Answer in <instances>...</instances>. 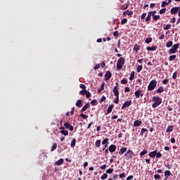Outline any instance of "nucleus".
Listing matches in <instances>:
<instances>
[{
  "mask_svg": "<svg viewBox=\"0 0 180 180\" xmlns=\"http://www.w3.org/2000/svg\"><path fill=\"white\" fill-rule=\"evenodd\" d=\"M86 98L87 99L91 98V93L89 91H86Z\"/></svg>",
  "mask_w": 180,
  "mask_h": 180,
  "instance_id": "nucleus-57",
  "label": "nucleus"
},
{
  "mask_svg": "<svg viewBox=\"0 0 180 180\" xmlns=\"http://www.w3.org/2000/svg\"><path fill=\"white\" fill-rule=\"evenodd\" d=\"M131 100L130 101H127L124 103L122 106L121 107V109H126V108H129V106H131Z\"/></svg>",
  "mask_w": 180,
  "mask_h": 180,
  "instance_id": "nucleus-8",
  "label": "nucleus"
},
{
  "mask_svg": "<svg viewBox=\"0 0 180 180\" xmlns=\"http://www.w3.org/2000/svg\"><path fill=\"white\" fill-rule=\"evenodd\" d=\"M152 101L153 103L152 104V108L153 109H155V108H158L160 105L162 103V98L160 97L159 96H155L152 98Z\"/></svg>",
  "mask_w": 180,
  "mask_h": 180,
  "instance_id": "nucleus-1",
  "label": "nucleus"
},
{
  "mask_svg": "<svg viewBox=\"0 0 180 180\" xmlns=\"http://www.w3.org/2000/svg\"><path fill=\"white\" fill-rule=\"evenodd\" d=\"M134 155H136L134 152L131 150H128L127 152L124 154V157H127V160H131Z\"/></svg>",
  "mask_w": 180,
  "mask_h": 180,
  "instance_id": "nucleus-5",
  "label": "nucleus"
},
{
  "mask_svg": "<svg viewBox=\"0 0 180 180\" xmlns=\"http://www.w3.org/2000/svg\"><path fill=\"white\" fill-rule=\"evenodd\" d=\"M77 143V139L75 138H74L70 143V146L72 148H74V147H75V144Z\"/></svg>",
  "mask_w": 180,
  "mask_h": 180,
  "instance_id": "nucleus-24",
  "label": "nucleus"
},
{
  "mask_svg": "<svg viewBox=\"0 0 180 180\" xmlns=\"http://www.w3.org/2000/svg\"><path fill=\"white\" fill-rule=\"evenodd\" d=\"M161 157H162V154L158 152V150H156V158H161Z\"/></svg>",
  "mask_w": 180,
  "mask_h": 180,
  "instance_id": "nucleus-40",
  "label": "nucleus"
},
{
  "mask_svg": "<svg viewBox=\"0 0 180 180\" xmlns=\"http://www.w3.org/2000/svg\"><path fill=\"white\" fill-rule=\"evenodd\" d=\"M90 105L89 103H86L84 107L81 109L80 112H85V110H86L89 108Z\"/></svg>",
  "mask_w": 180,
  "mask_h": 180,
  "instance_id": "nucleus-19",
  "label": "nucleus"
},
{
  "mask_svg": "<svg viewBox=\"0 0 180 180\" xmlns=\"http://www.w3.org/2000/svg\"><path fill=\"white\" fill-rule=\"evenodd\" d=\"M134 178V176L133 175H130L127 178V180H131Z\"/></svg>",
  "mask_w": 180,
  "mask_h": 180,
  "instance_id": "nucleus-64",
  "label": "nucleus"
},
{
  "mask_svg": "<svg viewBox=\"0 0 180 180\" xmlns=\"http://www.w3.org/2000/svg\"><path fill=\"white\" fill-rule=\"evenodd\" d=\"M148 155H149V157H150V158H155V157L157 155V150L150 152Z\"/></svg>",
  "mask_w": 180,
  "mask_h": 180,
  "instance_id": "nucleus-15",
  "label": "nucleus"
},
{
  "mask_svg": "<svg viewBox=\"0 0 180 180\" xmlns=\"http://www.w3.org/2000/svg\"><path fill=\"white\" fill-rule=\"evenodd\" d=\"M115 108V105L111 104L108 106V109H107V113H112V109Z\"/></svg>",
  "mask_w": 180,
  "mask_h": 180,
  "instance_id": "nucleus-18",
  "label": "nucleus"
},
{
  "mask_svg": "<svg viewBox=\"0 0 180 180\" xmlns=\"http://www.w3.org/2000/svg\"><path fill=\"white\" fill-rule=\"evenodd\" d=\"M147 16V13H143L141 16V19H146V17Z\"/></svg>",
  "mask_w": 180,
  "mask_h": 180,
  "instance_id": "nucleus-58",
  "label": "nucleus"
},
{
  "mask_svg": "<svg viewBox=\"0 0 180 180\" xmlns=\"http://www.w3.org/2000/svg\"><path fill=\"white\" fill-rule=\"evenodd\" d=\"M171 24H167L165 27H163L164 30H168V29H171Z\"/></svg>",
  "mask_w": 180,
  "mask_h": 180,
  "instance_id": "nucleus-46",
  "label": "nucleus"
},
{
  "mask_svg": "<svg viewBox=\"0 0 180 180\" xmlns=\"http://www.w3.org/2000/svg\"><path fill=\"white\" fill-rule=\"evenodd\" d=\"M63 163H64V159L60 158V160H58L54 163V165H57L58 167L60 165H63Z\"/></svg>",
  "mask_w": 180,
  "mask_h": 180,
  "instance_id": "nucleus-16",
  "label": "nucleus"
},
{
  "mask_svg": "<svg viewBox=\"0 0 180 180\" xmlns=\"http://www.w3.org/2000/svg\"><path fill=\"white\" fill-rule=\"evenodd\" d=\"M56 149H57V143H53V145L51 148V151H54Z\"/></svg>",
  "mask_w": 180,
  "mask_h": 180,
  "instance_id": "nucleus-39",
  "label": "nucleus"
},
{
  "mask_svg": "<svg viewBox=\"0 0 180 180\" xmlns=\"http://www.w3.org/2000/svg\"><path fill=\"white\" fill-rule=\"evenodd\" d=\"M143 124V122L140 120H136V121L134 122V127H139Z\"/></svg>",
  "mask_w": 180,
  "mask_h": 180,
  "instance_id": "nucleus-11",
  "label": "nucleus"
},
{
  "mask_svg": "<svg viewBox=\"0 0 180 180\" xmlns=\"http://www.w3.org/2000/svg\"><path fill=\"white\" fill-rule=\"evenodd\" d=\"M152 19H153V22H157V20H159V19H160L161 18V15H154V14H153L152 15Z\"/></svg>",
  "mask_w": 180,
  "mask_h": 180,
  "instance_id": "nucleus-17",
  "label": "nucleus"
},
{
  "mask_svg": "<svg viewBox=\"0 0 180 180\" xmlns=\"http://www.w3.org/2000/svg\"><path fill=\"white\" fill-rule=\"evenodd\" d=\"M101 139H98L97 141H96L95 146L97 148H99V147H101Z\"/></svg>",
  "mask_w": 180,
  "mask_h": 180,
  "instance_id": "nucleus-26",
  "label": "nucleus"
},
{
  "mask_svg": "<svg viewBox=\"0 0 180 180\" xmlns=\"http://www.w3.org/2000/svg\"><path fill=\"white\" fill-rule=\"evenodd\" d=\"M169 82V79H165L162 80L163 85H167Z\"/></svg>",
  "mask_w": 180,
  "mask_h": 180,
  "instance_id": "nucleus-43",
  "label": "nucleus"
},
{
  "mask_svg": "<svg viewBox=\"0 0 180 180\" xmlns=\"http://www.w3.org/2000/svg\"><path fill=\"white\" fill-rule=\"evenodd\" d=\"M151 16H153V14H151V13L149 11L146 18V22H150V20H151Z\"/></svg>",
  "mask_w": 180,
  "mask_h": 180,
  "instance_id": "nucleus-23",
  "label": "nucleus"
},
{
  "mask_svg": "<svg viewBox=\"0 0 180 180\" xmlns=\"http://www.w3.org/2000/svg\"><path fill=\"white\" fill-rule=\"evenodd\" d=\"M180 43H177L174 44L168 51L169 54H175V53H178V49H179Z\"/></svg>",
  "mask_w": 180,
  "mask_h": 180,
  "instance_id": "nucleus-4",
  "label": "nucleus"
},
{
  "mask_svg": "<svg viewBox=\"0 0 180 180\" xmlns=\"http://www.w3.org/2000/svg\"><path fill=\"white\" fill-rule=\"evenodd\" d=\"M167 5H168V3L167 1H163L162 2L161 7L162 8H165V6H167Z\"/></svg>",
  "mask_w": 180,
  "mask_h": 180,
  "instance_id": "nucleus-44",
  "label": "nucleus"
},
{
  "mask_svg": "<svg viewBox=\"0 0 180 180\" xmlns=\"http://www.w3.org/2000/svg\"><path fill=\"white\" fill-rule=\"evenodd\" d=\"M133 50L134 51H136V53H139V50H140V46L137 44H135Z\"/></svg>",
  "mask_w": 180,
  "mask_h": 180,
  "instance_id": "nucleus-29",
  "label": "nucleus"
},
{
  "mask_svg": "<svg viewBox=\"0 0 180 180\" xmlns=\"http://www.w3.org/2000/svg\"><path fill=\"white\" fill-rule=\"evenodd\" d=\"M176 58V55H172L169 57V61H174Z\"/></svg>",
  "mask_w": 180,
  "mask_h": 180,
  "instance_id": "nucleus-33",
  "label": "nucleus"
},
{
  "mask_svg": "<svg viewBox=\"0 0 180 180\" xmlns=\"http://www.w3.org/2000/svg\"><path fill=\"white\" fill-rule=\"evenodd\" d=\"M126 23H127V18H123L121 20V25H126Z\"/></svg>",
  "mask_w": 180,
  "mask_h": 180,
  "instance_id": "nucleus-45",
  "label": "nucleus"
},
{
  "mask_svg": "<svg viewBox=\"0 0 180 180\" xmlns=\"http://www.w3.org/2000/svg\"><path fill=\"white\" fill-rule=\"evenodd\" d=\"M147 153H148V150H143V151H141L140 153H139V155L141 158V157H143V155H146V154H147Z\"/></svg>",
  "mask_w": 180,
  "mask_h": 180,
  "instance_id": "nucleus-30",
  "label": "nucleus"
},
{
  "mask_svg": "<svg viewBox=\"0 0 180 180\" xmlns=\"http://www.w3.org/2000/svg\"><path fill=\"white\" fill-rule=\"evenodd\" d=\"M106 101V97L105 96H103L102 98L100 99V103H102V102Z\"/></svg>",
  "mask_w": 180,
  "mask_h": 180,
  "instance_id": "nucleus-51",
  "label": "nucleus"
},
{
  "mask_svg": "<svg viewBox=\"0 0 180 180\" xmlns=\"http://www.w3.org/2000/svg\"><path fill=\"white\" fill-rule=\"evenodd\" d=\"M174 130V126L173 125H170L167 127V129H166V133H172V131Z\"/></svg>",
  "mask_w": 180,
  "mask_h": 180,
  "instance_id": "nucleus-22",
  "label": "nucleus"
},
{
  "mask_svg": "<svg viewBox=\"0 0 180 180\" xmlns=\"http://www.w3.org/2000/svg\"><path fill=\"white\" fill-rule=\"evenodd\" d=\"M127 15L128 16H131V15H133V11L127 10Z\"/></svg>",
  "mask_w": 180,
  "mask_h": 180,
  "instance_id": "nucleus-53",
  "label": "nucleus"
},
{
  "mask_svg": "<svg viewBox=\"0 0 180 180\" xmlns=\"http://www.w3.org/2000/svg\"><path fill=\"white\" fill-rule=\"evenodd\" d=\"M64 126L66 129H68L70 126H71V124H70L69 122H66L64 124Z\"/></svg>",
  "mask_w": 180,
  "mask_h": 180,
  "instance_id": "nucleus-55",
  "label": "nucleus"
},
{
  "mask_svg": "<svg viewBox=\"0 0 180 180\" xmlns=\"http://www.w3.org/2000/svg\"><path fill=\"white\" fill-rule=\"evenodd\" d=\"M90 103L93 105L94 106H96L98 105V101L96 100H92Z\"/></svg>",
  "mask_w": 180,
  "mask_h": 180,
  "instance_id": "nucleus-41",
  "label": "nucleus"
},
{
  "mask_svg": "<svg viewBox=\"0 0 180 180\" xmlns=\"http://www.w3.org/2000/svg\"><path fill=\"white\" fill-rule=\"evenodd\" d=\"M105 80L108 81V79H110L112 78V72L110 71H106L105 75Z\"/></svg>",
  "mask_w": 180,
  "mask_h": 180,
  "instance_id": "nucleus-10",
  "label": "nucleus"
},
{
  "mask_svg": "<svg viewBox=\"0 0 180 180\" xmlns=\"http://www.w3.org/2000/svg\"><path fill=\"white\" fill-rule=\"evenodd\" d=\"M165 12H167V8H162L161 10H160L159 13H160V15H162V14L165 13Z\"/></svg>",
  "mask_w": 180,
  "mask_h": 180,
  "instance_id": "nucleus-38",
  "label": "nucleus"
},
{
  "mask_svg": "<svg viewBox=\"0 0 180 180\" xmlns=\"http://www.w3.org/2000/svg\"><path fill=\"white\" fill-rule=\"evenodd\" d=\"M113 36H115V37H119V31L114 32Z\"/></svg>",
  "mask_w": 180,
  "mask_h": 180,
  "instance_id": "nucleus-61",
  "label": "nucleus"
},
{
  "mask_svg": "<svg viewBox=\"0 0 180 180\" xmlns=\"http://www.w3.org/2000/svg\"><path fill=\"white\" fill-rule=\"evenodd\" d=\"M110 153H115L116 151V145H110L108 148Z\"/></svg>",
  "mask_w": 180,
  "mask_h": 180,
  "instance_id": "nucleus-13",
  "label": "nucleus"
},
{
  "mask_svg": "<svg viewBox=\"0 0 180 180\" xmlns=\"http://www.w3.org/2000/svg\"><path fill=\"white\" fill-rule=\"evenodd\" d=\"M76 106L77 108H82V100H77L76 102Z\"/></svg>",
  "mask_w": 180,
  "mask_h": 180,
  "instance_id": "nucleus-25",
  "label": "nucleus"
},
{
  "mask_svg": "<svg viewBox=\"0 0 180 180\" xmlns=\"http://www.w3.org/2000/svg\"><path fill=\"white\" fill-rule=\"evenodd\" d=\"M60 133H61V134H63V136H68V131H65L64 129H62Z\"/></svg>",
  "mask_w": 180,
  "mask_h": 180,
  "instance_id": "nucleus-35",
  "label": "nucleus"
},
{
  "mask_svg": "<svg viewBox=\"0 0 180 180\" xmlns=\"http://www.w3.org/2000/svg\"><path fill=\"white\" fill-rule=\"evenodd\" d=\"M127 83V79H123L121 80V84H122L123 85H124Z\"/></svg>",
  "mask_w": 180,
  "mask_h": 180,
  "instance_id": "nucleus-54",
  "label": "nucleus"
},
{
  "mask_svg": "<svg viewBox=\"0 0 180 180\" xmlns=\"http://www.w3.org/2000/svg\"><path fill=\"white\" fill-rule=\"evenodd\" d=\"M177 75H178V72H174L173 75H172L173 79H175L176 78Z\"/></svg>",
  "mask_w": 180,
  "mask_h": 180,
  "instance_id": "nucleus-60",
  "label": "nucleus"
},
{
  "mask_svg": "<svg viewBox=\"0 0 180 180\" xmlns=\"http://www.w3.org/2000/svg\"><path fill=\"white\" fill-rule=\"evenodd\" d=\"M165 176H166V178H169V176H171V171L166 170L165 172Z\"/></svg>",
  "mask_w": 180,
  "mask_h": 180,
  "instance_id": "nucleus-27",
  "label": "nucleus"
},
{
  "mask_svg": "<svg viewBox=\"0 0 180 180\" xmlns=\"http://www.w3.org/2000/svg\"><path fill=\"white\" fill-rule=\"evenodd\" d=\"M180 7H173L170 10V13L172 15H176L178 13V11H179Z\"/></svg>",
  "mask_w": 180,
  "mask_h": 180,
  "instance_id": "nucleus-9",
  "label": "nucleus"
},
{
  "mask_svg": "<svg viewBox=\"0 0 180 180\" xmlns=\"http://www.w3.org/2000/svg\"><path fill=\"white\" fill-rule=\"evenodd\" d=\"M148 131V129L146 128H142L140 132V136L143 137V136H144V133H147Z\"/></svg>",
  "mask_w": 180,
  "mask_h": 180,
  "instance_id": "nucleus-21",
  "label": "nucleus"
},
{
  "mask_svg": "<svg viewBox=\"0 0 180 180\" xmlns=\"http://www.w3.org/2000/svg\"><path fill=\"white\" fill-rule=\"evenodd\" d=\"M101 65V68H105V67L106 66L105 61H102Z\"/></svg>",
  "mask_w": 180,
  "mask_h": 180,
  "instance_id": "nucleus-63",
  "label": "nucleus"
},
{
  "mask_svg": "<svg viewBox=\"0 0 180 180\" xmlns=\"http://www.w3.org/2000/svg\"><path fill=\"white\" fill-rule=\"evenodd\" d=\"M154 178H155V180L161 179V176L160 174H155Z\"/></svg>",
  "mask_w": 180,
  "mask_h": 180,
  "instance_id": "nucleus-50",
  "label": "nucleus"
},
{
  "mask_svg": "<svg viewBox=\"0 0 180 180\" xmlns=\"http://www.w3.org/2000/svg\"><path fill=\"white\" fill-rule=\"evenodd\" d=\"M98 68H101V65L100 64H96L94 66V70H98Z\"/></svg>",
  "mask_w": 180,
  "mask_h": 180,
  "instance_id": "nucleus-62",
  "label": "nucleus"
},
{
  "mask_svg": "<svg viewBox=\"0 0 180 180\" xmlns=\"http://www.w3.org/2000/svg\"><path fill=\"white\" fill-rule=\"evenodd\" d=\"M141 70H143V65H139L136 68V72H141Z\"/></svg>",
  "mask_w": 180,
  "mask_h": 180,
  "instance_id": "nucleus-36",
  "label": "nucleus"
},
{
  "mask_svg": "<svg viewBox=\"0 0 180 180\" xmlns=\"http://www.w3.org/2000/svg\"><path fill=\"white\" fill-rule=\"evenodd\" d=\"M124 63H126V60H124V58L121 57L118 59L117 63V71H120L122 68H123V65H124Z\"/></svg>",
  "mask_w": 180,
  "mask_h": 180,
  "instance_id": "nucleus-2",
  "label": "nucleus"
},
{
  "mask_svg": "<svg viewBox=\"0 0 180 180\" xmlns=\"http://www.w3.org/2000/svg\"><path fill=\"white\" fill-rule=\"evenodd\" d=\"M114 103H119V96H116V98L114 100Z\"/></svg>",
  "mask_w": 180,
  "mask_h": 180,
  "instance_id": "nucleus-59",
  "label": "nucleus"
},
{
  "mask_svg": "<svg viewBox=\"0 0 180 180\" xmlns=\"http://www.w3.org/2000/svg\"><path fill=\"white\" fill-rule=\"evenodd\" d=\"M155 94H162L164 92V86H160L158 89H156L155 91Z\"/></svg>",
  "mask_w": 180,
  "mask_h": 180,
  "instance_id": "nucleus-14",
  "label": "nucleus"
},
{
  "mask_svg": "<svg viewBox=\"0 0 180 180\" xmlns=\"http://www.w3.org/2000/svg\"><path fill=\"white\" fill-rule=\"evenodd\" d=\"M158 47L157 46H147L146 49L148 51H155Z\"/></svg>",
  "mask_w": 180,
  "mask_h": 180,
  "instance_id": "nucleus-12",
  "label": "nucleus"
},
{
  "mask_svg": "<svg viewBox=\"0 0 180 180\" xmlns=\"http://www.w3.org/2000/svg\"><path fill=\"white\" fill-rule=\"evenodd\" d=\"M103 146L104 145H108L109 144V139L105 138L103 141H102Z\"/></svg>",
  "mask_w": 180,
  "mask_h": 180,
  "instance_id": "nucleus-31",
  "label": "nucleus"
},
{
  "mask_svg": "<svg viewBox=\"0 0 180 180\" xmlns=\"http://www.w3.org/2000/svg\"><path fill=\"white\" fill-rule=\"evenodd\" d=\"M120 178L122 179V178H124L126 176V173L125 172H123L122 174H120L119 175Z\"/></svg>",
  "mask_w": 180,
  "mask_h": 180,
  "instance_id": "nucleus-56",
  "label": "nucleus"
},
{
  "mask_svg": "<svg viewBox=\"0 0 180 180\" xmlns=\"http://www.w3.org/2000/svg\"><path fill=\"white\" fill-rule=\"evenodd\" d=\"M114 169L112 168L108 169L106 170V174H112L113 172Z\"/></svg>",
  "mask_w": 180,
  "mask_h": 180,
  "instance_id": "nucleus-48",
  "label": "nucleus"
},
{
  "mask_svg": "<svg viewBox=\"0 0 180 180\" xmlns=\"http://www.w3.org/2000/svg\"><path fill=\"white\" fill-rule=\"evenodd\" d=\"M103 89H105V82H103V84L101 86V88L98 89V94H101V92H102Z\"/></svg>",
  "mask_w": 180,
  "mask_h": 180,
  "instance_id": "nucleus-32",
  "label": "nucleus"
},
{
  "mask_svg": "<svg viewBox=\"0 0 180 180\" xmlns=\"http://www.w3.org/2000/svg\"><path fill=\"white\" fill-rule=\"evenodd\" d=\"M127 151V148H121V149L120 150L119 154H120V155H123V154H124V153H126Z\"/></svg>",
  "mask_w": 180,
  "mask_h": 180,
  "instance_id": "nucleus-20",
  "label": "nucleus"
},
{
  "mask_svg": "<svg viewBox=\"0 0 180 180\" xmlns=\"http://www.w3.org/2000/svg\"><path fill=\"white\" fill-rule=\"evenodd\" d=\"M108 179V174H106V173H104L102 176H101V179H102V180H105V179Z\"/></svg>",
  "mask_w": 180,
  "mask_h": 180,
  "instance_id": "nucleus-42",
  "label": "nucleus"
},
{
  "mask_svg": "<svg viewBox=\"0 0 180 180\" xmlns=\"http://www.w3.org/2000/svg\"><path fill=\"white\" fill-rule=\"evenodd\" d=\"M87 91L86 89H83L79 91L80 95H86Z\"/></svg>",
  "mask_w": 180,
  "mask_h": 180,
  "instance_id": "nucleus-47",
  "label": "nucleus"
},
{
  "mask_svg": "<svg viewBox=\"0 0 180 180\" xmlns=\"http://www.w3.org/2000/svg\"><path fill=\"white\" fill-rule=\"evenodd\" d=\"M81 117H82V119H88V115H86V114H80Z\"/></svg>",
  "mask_w": 180,
  "mask_h": 180,
  "instance_id": "nucleus-52",
  "label": "nucleus"
},
{
  "mask_svg": "<svg viewBox=\"0 0 180 180\" xmlns=\"http://www.w3.org/2000/svg\"><path fill=\"white\" fill-rule=\"evenodd\" d=\"M151 41H153V38L151 37L146 38L145 40V43H146V44H149V43H151Z\"/></svg>",
  "mask_w": 180,
  "mask_h": 180,
  "instance_id": "nucleus-34",
  "label": "nucleus"
},
{
  "mask_svg": "<svg viewBox=\"0 0 180 180\" xmlns=\"http://www.w3.org/2000/svg\"><path fill=\"white\" fill-rule=\"evenodd\" d=\"M173 44H174V42H172V41H167L166 44V47L167 49H169V47H172Z\"/></svg>",
  "mask_w": 180,
  "mask_h": 180,
  "instance_id": "nucleus-28",
  "label": "nucleus"
},
{
  "mask_svg": "<svg viewBox=\"0 0 180 180\" xmlns=\"http://www.w3.org/2000/svg\"><path fill=\"white\" fill-rule=\"evenodd\" d=\"M79 88H81L82 89H86V86H85V84H80Z\"/></svg>",
  "mask_w": 180,
  "mask_h": 180,
  "instance_id": "nucleus-49",
  "label": "nucleus"
},
{
  "mask_svg": "<svg viewBox=\"0 0 180 180\" xmlns=\"http://www.w3.org/2000/svg\"><path fill=\"white\" fill-rule=\"evenodd\" d=\"M112 92L115 95V96H119L120 93H119V84L116 83V86H114L112 89Z\"/></svg>",
  "mask_w": 180,
  "mask_h": 180,
  "instance_id": "nucleus-7",
  "label": "nucleus"
},
{
  "mask_svg": "<svg viewBox=\"0 0 180 180\" xmlns=\"http://www.w3.org/2000/svg\"><path fill=\"white\" fill-rule=\"evenodd\" d=\"M158 82L155 79L151 80L148 85V91H154L157 88Z\"/></svg>",
  "mask_w": 180,
  "mask_h": 180,
  "instance_id": "nucleus-3",
  "label": "nucleus"
},
{
  "mask_svg": "<svg viewBox=\"0 0 180 180\" xmlns=\"http://www.w3.org/2000/svg\"><path fill=\"white\" fill-rule=\"evenodd\" d=\"M134 79V71L131 72V76L129 77V81H133Z\"/></svg>",
  "mask_w": 180,
  "mask_h": 180,
  "instance_id": "nucleus-37",
  "label": "nucleus"
},
{
  "mask_svg": "<svg viewBox=\"0 0 180 180\" xmlns=\"http://www.w3.org/2000/svg\"><path fill=\"white\" fill-rule=\"evenodd\" d=\"M134 95L136 96V99H139L140 96L141 98H143L144 94L142 90L138 89L134 92Z\"/></svg>",
  "mask_w": 180,
  "mask_h": 180,
  "instance_id": "nucleus-6",
  "label": "nucleus"
}]
</instances>
